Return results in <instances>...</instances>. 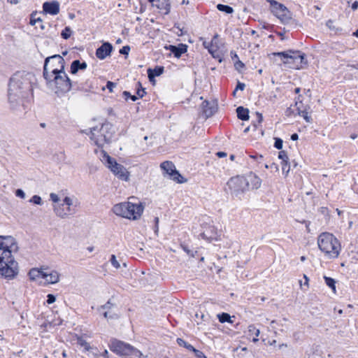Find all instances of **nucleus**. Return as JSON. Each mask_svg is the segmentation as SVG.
Here are the masks:
<instances>
[{
  "label": "nucleus",
  "instance_id": "1",
  "mask_svg": "<svg viewBox=\"0 0 358 358\" xmlns=\"http://www.w3.org/2000/svg\"><path fill=\"white\" fill-rule=\"evenodd\" d=\"M34 74L17 72L10 78L8 84V101L12 110H17L20 106H24L33 96Z\"/></svg>",
  "mask_w": 358,
  "mask_h": 358
},
{
  "label": "nucleus",
  "instance_id": "2",
  "mask_svg": "<svg viewBox=\"0 0 358 358\" xmlns=\"http://www.w3.org/2000/svg\"><path fill=\"white\" fill-rule=\"evenodd\" d=\"M17 250V244L13 236H0V275L13 278L17 275V262L12 256V252Z\"/></svg>",
  "mask_w": 358,
  "mask_h": 358
},
{
  "label": "nucleus",
  "instance_id": "3",
  "mask_svg": "<svg viewBox=\"0 0 358 358\" xmlns=\"http://www.w3.org/2000/svg\"><path fill=\"white\" fill-rule=\"evenodd\" d=\"M90 139L93 141L98 147H103L105 143H109L115 134L112 124L106 122L99 129L94 127L90 129Z\"/></svg>",
  "mask_w": 358,
  "mask_h": 358
},
{
  "label": "nucleus",
  "instance_id": "4",
  "mask_svg": "<svg viewBox=\"0 0 358 358\" xmlns=\"http://www.w3.org/2000/svg\"><path fill=\"white\" fill-rule=\"evenodd\" d=\"M321 251L329 257H337L339 255L340 244L334 236L329 233L321 234L317 240Z\"/></svg>",
  "mask_w": 358,
  "mask_h": 358
},
{
  "label": "nucleus",
  "instance_id": "5",
  "mask_svg": "<svg viewBox=\"0 0 358 358\" xmlns=\"http://www.w3.org/2000/svg\"><path fill=\"white\" fill-rule=\"evenodd\" d=\"M45 80L48 85L54 83L57 89L56 92L66 93L69 92L73 86V82L69 78L64 70L55 73L53 78L50 76V79Z\"/></svg>",
  "mask_w": 358,
  "mask_h": 358
},
{
  "label": "nucleus",
  "instance_id": "6",
  "mask_svg": "<svg viewBox=\"0 0 358 358\" xmlns=\"http://www.w3.org/2000/svg\"><path fill=\"white\" fill-rule=\"evenodd\" d=\"M65 61L62 56L59 55H54L48 57L45 59L43 76L44 79H50V76L48 73V68L50 69V72L53 74L59 73L64 70Z\"/></svg>",
  "mask_w": 358,
  "mask_h": 358
},
{
  "label": "nucleus",
  "instance_id": "7",
  "mask_svg": "<svg viewBox=\"0 0 358 358\" xmlns=\"http://www.w3.org/2000/svg\"><path fill=\"white\" fill-rule=\"evenodd\" d=\"M273 56H278L281 58L282 62L285 64H293L296 68L299 65L306 63V55L299 50H289L285 52H277L272 54Z\"/></svg>",
  "mask_w": 358,
  "mask_h": 358
},
{
  "label": "nucleus",
  "instance_id": "8",
  "mask_svg": "<svg viewBox=\"0 0 358 358\" xmlns=\"http://www.w3.org/2000/svg\"><path fill=\"white\" fill-rule=\"evenodd\" d=\"M109 348L111 351L120 356L141 355V352L131 345L115 338L110 340Z\"/></svg>",
  "mask_w": 358,
  "mask_h": 358
},
{
  "label": "nucleus",
  "instance_id": "9",
  "mask_svg": "<svg viewBox=\"0 0 358 358\" xmlns=\"http://www.w3.org/2000/svg\"><path fill=\"white\" fill-rule=\"evenodd\" d=\"M103 159L106 166L118 178L122 180L127 181L129 180V172L127 171L126 168L118 164L115 159L112 158L110 155H108L106 152L103 151Z\"/></svg>",
  "mask_w": 358,
  "mask_h": 358
},
{
  "label": "nucleus",
  "instance_id": "10",
  "mask_svg": "<svg viewBox=\"0 0 358 358\" xmlns=\"http://www.w3.org/2000/svg\"><path fill=\"white\" fill-rule=\"evenodd\" d=\"M227 185L233 196L240 198L242 194L248 191V182L244 176H237L231 178Z\"/></svg>",
  "mask_w": 358,
  "mask_h": 358
},
{
  "label": "nucleus",
  "instance_id": "11",
  "mask_svg": "<svg viewBox=\"0 0 358 358\" xmlns=\"http://www.w3.org/2000/svg\"><path fill=\"white\" fill-rule=\"evenodd\" d=\"M270 3L271 12L284 24H288L292 20L290 11L287 7L275 0H266Z\"/></svg>",
  "mask_w": 358,
  "mask_h": 358
},
{
  "label": "nucleus",
  "instance_id": "12",
  "mask_svg": "<svg viewBox=\"0 0 358 358\" xmlns=\"http://www.w3.org/2000/svg\"><path fill=\"white\" fill-rule=\"evenodd\" d=\"M161 169L169 176L170 179L178 183H183L186 181L178 171L176 170L174 164L170 161H165L160 165Z\"/></svg>",
  "mask_w": 358,
  "mask_h": 358
},
{
  "label": "nucleus",
  "instance_id": "13",
  "mask_svg": "<svg viewBox=\"0 0 358 358\" xmlns=\"http://www.w3.org/2000/svg\"><path fill=\"white\" fill-rule=\"evenodd\" d=\"M72 203V199L66 196L63 200V203L61 206H55L54 210L57 215L64 218L67 215H72L75 213V210L71 208Z\"/></svg>",
  "mask_w": 358,
  "mask_h": 358
},
{
  "label": "nucleus",
  "instance_id": "14",
  "mask_svg": "<svg viewBox=\"0 0 358 358\" xmlns=\"http://www.w3.org/2000/svg\"><path fill=\"white\" fill-rule=\"evenodd\" d=\"M129 206L127 208V219L137 220L143 213L144 207L141 203L134 204L131 202H128Z\"/></svg>",
  "mask_w": 358,
  "mask_h": 358
},
{
  "label": "nucleus",
  "instance_id": "15",
  "mask_svg": "<svg viewBox=\"0 0 358 358\" xmlns=\"http://www.w3.org/2000/svg\"><path fill=\"white\" fill-rule=\"evenodd\" d=\"M203 114L206 119L213 116L217 110V103L215 101H203L201 103Z\"/></svg>",
  "mask_w": 358,
  "mask_h": 358
},
{
  "label": "nucleus",
  "instance_id": "16",
  "mask_svg": "<svg viewBox=\"0 0 358 358\" xmlns=\"http://www.w3.org/2000/svg\"><path fill=\"white\" fill-rule=\"evenodd\" d=\"M113 50L112 44L109 42H103L102 45L96 50V56L99 59H104L110 56Z\"/></svg>",
  "mask_w": 358,
  "mask_h": 358
},
{
  "label": "nucleus",
  "instance_id": "17",
  "mask_svg": "<svg viewBox=\"0 0 358 358\" xmlns=\"http://www.w3.org/2000/svg\"><path fill=\"white\" fill-rule=\"evenodd\" d=\"M43 11L52 15L59 13V3L57 1H45L43 3Z\"/></svg>",
  "mask_w": 358,
  "mask_h": 358
},
{
  "label": "nucleus",
  "instance_id": "18",
  "mask_svg": "<svg viewBox=\"0 0 358 358\" xmlns=\"http://www.w3.org/2000/svg\"><path fill=\"white\" fill-rule=\"evenodd\" d=\"M187 48L188 46L184 43H179L178 45H169L165 46V48L170 50L176 58H180L182 54L185 53L187 51Z\"/></svg>",
  "mask_w": 358,
  "mask_h": 358
},
{
  "label": "nucleus",
  "instance_id": "19",
  "mask_svg": "<svg viewBox=\"0 0 358 358\" xmlns=\"http://www.w3.org/2000/svg\"><path fill=\"white\" fill-rule=\"evenodd\" d=\"M128 206H129L128 202H124V203L115 204L113 207V211L115 215H117L118 216H121L122 217L127 218Z\"/></svg>",
  "mask_w": 358,
  "mask_h": 358
},
{
  "label": "nucleus",
  "instance_id": "20",
  "mask_svg": "<svg viewBox=\"0 0 358 358\" xmlns=\"http://www.w3.org/2000/svg\"><path fill=\"white\" fill-rule=\"evenodd\" d=\"M246 180L248 182V190L251 186L252 189H258L261 186V179L256 175L250 173L247 177H245Z\"/></svg>",
  "mask_w": 358,
  "mask_h": 358
},
{
  "label": "nucleus",
  "instance_id": "21",
  "mask_svg": "<svg viewBox=\"0 0 358 358\" xmlns=\"http://www.w3.org/2000/svg\"><path fill=\"white\" fill-rule=\"evenodd\" d=\"M164 71V68L162 66H156L154 69L149 68L147 70L148 77L149 80L152 82L155 78L161 76Z\"/></svg>",
  "mask_w": 358,
  "mask_h": 358
},
{
  "label": "nucleus",
  "instance_id": "22",
  "mask_svg": "<svg viewBox=\"0 0 358 358\" xmlns=\"http://www.w3.org/2000/svg\"><path fill=\"white\" fill-rule=\"evenodd\" d=\"M155 6L162 10L164 15H168L171 10V3L169 0H157Z\"/></svg>",
  "mask_w": 358,
  "mask_h": 358
},
{
  "label": "nucleus",
  "instance_id": "23",
  "mask_svg": "<svg viewBox=\"0 0 358 358\" xmlns=\"http://www.w3.org/2000/svg\"><path fill=\"white\" fill-rule=\"evenodd\" d=\"M87 65L85 62H80V60L76 59L71 64V73L76 74L79 70H85Z\"/></svg>",
  "mask_w": 358,
  "mask_h": 358
},
{
  "label": "nucleus",
  "instance_id": "24",
  "mask_svg": "<svg viewBox=\"0 0 358 358\" xmlns=\"http://www.w3.org/2000/svg\"><path fill=\"white\" fill-rule=\"evenodd\" d=\"M237 117L243 121L248 120L250 118L249 110L243 106H238L236 108Z\"/></svg>",
  "mask_w": 358,
  "mask_h": 358
},
{
  "label": "nucleus",
  "instance_id": "25",
  "mask_svg": "<svg viewBox=\"0 0 358 358\" xmlns=\"http://www.w3.org/2000/svg\"><path fill=\"white\" fill-rule=\"evenodd\" d=\"M59 274L56 271H52L48 273V278H47V282L50 284H55L59 282Z\"/></svg>",
  "mask_w": 358,
  "mask_h": 358
},
{
  "label": "nucleus",
  "instance_id": "26",
  "mask_svg": "<svg viewBox=\"0 0 358 358\" xmlns=\"http://www.w3.org/2000/svg\"><path fill=\"white\" fill-rule=\"evenodd\" d=\"M278 158L282 160V162H281L282 170V172H285V165L287 164V161L289 159L287 152L285 150H280L278 152Z\"/></svg>",
  "mask_w": 358,
  "mask_h": 358
},
{
  "label": "nucleus",
  "instance_id": "27",
  "mask_svg": "<svg viewBox=\"0 0 358 358\" xmlns=\"http://www.w3.org/2000/svg\"><path fill=\"white\" fill-rule=\"evenodd\" d=\"M219 322L221 323L228 322L232 324L234 321L231 320V317L229 313H222L217 315Z\"/></svg>",
  "mask_w": 358,
  "mask_h": 358
},
{
  "label": "nucleus",
  "instance_id": "28",
  "mask_svg": "<svg viewBox=\"0 0 358 358\" xmlns=\"http://www.w3.org/2000/svg\"><path fill=\"white\" fill-rule=\"evenodd\" d=\"M216 8L218 10H220L221 12H224L227 14H231L234 13V8L231 6H228V5L218 3L216 6Z\"/></svg>",
  "mask_w": 358,
  "mask_h": 358
},
{
  "label": "nucleus",
  "instance_id": "29",
  "mask_svg": "<svg viewBox=\"0 0 358 358\" xmlns=\"http://www.w3.org/2000/svg\"><path fill=\"white\" fill-rule=\"evenodd\" d=\"M40 275H41V270L36 268H31L29 272V276L31 280L40 278Z\"/></svg>",
  "mask_w": 358,
  "mask_h": 358
},
{
  "label": "nucleus",
  "instance_id": "30",
  "mask_svg": "<svg viewBox=\"0 0 358 358\" xmlns=\"http://www.w3.org/2000/svg\"><path fill=\"white\" fill-rule=\"evenodd\" d=\"M324 280L326 285L332 289L334 293H336V280L334 278L327 277L326 275L324 276Z\"/></svg>",
  "mask_w": 358,
  "mask_h": 358
},
{
  "label": "nucleus",
  "instance_id": "31",
  "mask_svg": "<svg viewBox=\"0 0 358 358\" xmlns=\"http://www.w3.org/2000/svg\"><path fill=\"white\" fill-rule=\"evenodd\" d=\"M297 112L298 114L303 117L306 122L310 123L312 122L313 119L310 115H308V113L306 110H301L299 106H297Z\"/></svg>",
  "mask_w": 358,
  "mask_h": 358
},
{
  "label": "nucleus",
  "instance_id": "32",
  "mask_svg": "<svg viewBox=\"0 0 358 358\" xmlns=\"http://www.w3.org/2000/svg\"><path fill=\"white\" fill-rule=\"evenodd\" d=\"M248 331L250 333V335H254L255 337L253 338V341L257 342L258 341V338L257 337L259 335V330L257 329L255 325H250L248 327Z\"/></svg>",
  "mask_w": 358,
  "mask_h": 358
},
{
  "label": "nucleus",
  "instance_id": "33",
  "mask_svg": "<svg viewBox=\"0 0 358 358\" xmlns=\"http://www.w3.org/2000/svg\"><path fill=\"white\" fill-rule=\"evenodd\" d=\"M146 94L145 88L142 87V85L140 82L136 83V95L138 99L143 98Z\"/></svg>",
  "mask_w": 358,
  "mask_h": 358
},
{
  "label": "nucleus",
  "instance_id": "34",
  "mask_svg": "<svg viewBox=\"0 0 358 358\" xmlns=\"http://www.w3.org/2000/svg\"><path fill=\"white\" fill-rule=\"evenodd\" d=\"M177 343L180 346H183L184 348H185L186 349H187L189 351H192L194 348L193 345L187 343L182 338H177Z\"/></svg>",
  "mask_w": 358,
  "mask_h": 358
},
{
  "label": "nucleus",
  "instance_id": "35",
  "mask_svg": "<svg viewBox=\"0 0 358 358\" xmlns=\"http://www.w3.org/2000/svg\"><path fill=\"white\" fill-rule=\"evenodd\" d=\"M73 31L71 30V29L69 27H66L61 32V36L62 38L65 39V40H67L69 39L71 34H72Z\"/></svg>",
  "mask_w": 358,
  "mask_h": 358
},
{
  "label": "nucleus",
  "instance_id": "36",
  "mask_svg": "<svg viewBox=\"0 0 358 358\" xmlns=\"http://www.w3.org/2000/svg\"><path fill=\"white\" fill-rule=\"evenodd\" d=\"M122 96L126 101L130 99L132 101H136L138 99L137 96L131 94V93L128 91H124L122 92Z\"/></svg>",
  "mask_w": 358,
  "mask_h": 358
},
{
  "label": "nucleus",
  "instance_id": "37",
  "mask_svg": "<svg viewBox=\"0 0 358 358\" xmlns=\"http://www.w3.org/2000/svg\"><path fill=\"white\" fill-rule=\"evenodd\" d=\"M114 306V304L111 303L110 300H108L104 305L101 306L98 308V310H109Z\"/></svg>",
  "mask_w": 358,
  "mask_h": 358
},
{
  "label": "nucleus",
  "instance_id": "38",
  "mask_svg": "<svg viewBox=\"0 0 358 358\" xmlns=\"http://www.w3.org/2000/svg\"><path fill=\"white\" fill-rule=\"evenodd\" d=\"M78 344H79L80 346L83 347L85 350H89L90 349V344L82 338H78Z\"/></svg>",
  "mask_w": 358,
  "mask_h": 358
},
{
  "label": "nucleus",
  "instance_id": "39",
  "mask_svg": "<svg viewBox=\"0 0 358 358\" xmlns=\"http://www.w3.org/2000/svg\"><path fill=\"white\" fill-rule=\"evenodd\" d=\"M29 202L33 203L36 205H41L42 204V199L40 196L34 195L33 196L31 199L29 200Z\"/></svg>",
  "mask_w": 358,
  "mask_h": 358
},
{
  "label": "nucleus",
  "instance_id": "40",
  "mask_svg": "<svg viewBox=\"0 0 358 358\" xmlns=\"http://www.w3.org/2000/svg\"><path fill=\"white\" fill-rule=\"evenodd\" d=\"M274 147L278 150H281L283 146V141L280 138H275Z\"/></svg>",
  "mask_w": 358,
  "mask_h": 358
},
{
  "label": "nucleus",
  "instance_id": "41",
  "mask_svg": "<svg viewBox=\"0 0 358 358\" xmlns=\"http://www.w3.org/2000/svg\"><path fill=\"white\" fill-rule=\"evenodd\" d=\"M181 247L183 249V250L186 252L187 254L190 257H194L196 254H197V251L194 252L193 250H189L188 247L185 245H181Z\"/></svg>",
  "mask_w": 358,
  "mask_h": 358
},
{
  "label": "nucleus",
  "instance_id": "42",
  "mask_svg": "<svg viewBox=\"0 0 358 358\" xmlns=\"http://www.w3.org/2000/svg\"><path fill=\"white\" fill-rule=\"evenodd\" d=\"M103 315L106 319H117V315L115 313H110L109 310H105L103 313Z\"/></svg>",
  "mask_w": 358,
  "mask_h": 358
},
{
  "label": "nucleus",
  "instance_id": "43",
  "mask_svg": "<svg viewBox=\"0 0 358 358\" xmlns=\"http://www.w3.org/2000/svg\"><path fill=\"white\" fill-rule=\"evenodd\" d=\"M36 13H32L31 15V17H30V24L31 25H35L36 22H42V20L40 18V17H36Z\"/></svg>",
  "mask_w": 358,
  "mask_h": 358
},
{
  "label": "nucleus",
  "instance_id": "44",
  "mask_svg": "<svg viewBox=\"0 0 358 358\" xmlns=\"http://www.w3.org/2000/svg\"><path fill=\"white\" fill-rule=\"evenodd\" d=\"M111 264L115 268H119L120 267V263L116 259V257L115 255H112L110 259Z\"/></svg>",
  "mask_w": 358,
  "mask_h": 358
},
{
  "label": "nucleus",
  "instance_id": "45",
  "mask_svg": "<svg viewBox=\"0 0 358 358\" xmlns=\"http://www.w3.org/2000/svg\"><path fill=\"white\" fill-rule=\"evenodd\" d=\"M73 86L72 87L73 89L80 90V91H87L86 89H85L83 84L82 83H78V82H73Z\"/></svg>",
  "mask_w": 358,
  "mask_h": 358
},
{
  "label": "nucleus",
  "instance_id": "46",
  "mask_svg": "<svg viewBox=\"0 0 358 358\" xmlns=\"http://www.w3.org/2000/svg\"><path fill=\"white\" fill-rule=\"evenodd\" d=\"M192 352H193L194 353L195 356L197 358H207L203 352H201V350H196L195 348H194V349Z\"/></svg>",
  "mask_w": 358,
  "mask_h": 358
},
{
  "label": "nucleus",
  "instance_id": "47",
  "mask_svg": "<svg viewBox=\"0 0 358 358\" xmlns=\"http://www.w3.org/2000/svg\"><path fill=\"white\" fill-rule=\"evenodd\" d=\"M235 69L240 71L241 69L245 67V64L239 59L236 60L234 63Z\"/></svg>",
  "mask_w": 358,
  "mask_h": 358
},
{
  "label": "nucleus",
  "instance_id": "48",
  "mask_svg": "<svg viewBox=\"0 0 358 358\" xmlns=\"http://www.w3.org/2000/svg\"><path fill=\"white\" fill-rule=\"evenodd\" d=\"M130 51V47L129 45L123 46L119 51L120 54L124 55H128Z\"/></svg>",
  "mask_w": 358,
  "mask_h": 358
},
{
  "label": "nucleus",
  "instance_id": "49",
  "mask_svg": "<svg viewBox=\"0 0 358 358\" xmlns=\"http://www.w3.org/2000/svg\"><path fill=\"white\" fill-rule=\"evenodd\" d=\"M56 301V296L52 294H48L46 302L48 304H52Z\"/></svg>",
  "mask_w": 358,
  "mask_h": 358
},
{
  "label": "nucleus",
  "instance_id": "50",
  "mask_svg": "<svg viewBox=\"0 0 358 358\" xmlns=\"http://www.w3.org/2000/svg\"><path fill=\"white\" fill-rule=\"evenodd\" d=\"M117 83H113L112 81H108L106 83V87L109 90L110 92H113V88L115 87Z\"/></svg>",
  "mask_w": 358,
  "mask_h": 358
},
{
  "label": "nucleus",
  "instance_id": "51",
  "mask_svg": "<svg viewBox=\"0 0 358 358\" xmlns=\"http://www.w3.org/2000/svg\"><path fill=\"white\" fill-rule=\"evenodd\" d=\"M155 226H154V231L156 235H158L159 231V217H155L154 219Z\"/></svg>",
  "mask_w": 358,
  "mask_h": 358
},
{
  "label": "nucleus",
  "instance_id": "52",
  "mask_svg": "<svg viewBox=\"0 0 358 358\" xmlns=\"http://www.w3.org/2000/svg\"><path fill=\"white\" fill-rule=\"evenodd\" d=\"M15 195L16 196L20 197L21 199L25 198V193L22 189H17L15 191Z\"/></svg>",
  "mask_w": 358,
  "mask_h": 358
},
{
  "label": "nucleus",
  "instance_id": "53",
  "mask_svg": "<svg viewBox=\"0 0 358 358\" xmlns=\"http://www.w3.org/2000/svg\"><path fill=\"white\" fill-rule=\"evenodd\" d=\"M245 87V85L243 83H241L240 81H238L236 89L237 90H241L243 91Z\"/></svg>",
  "mask_w": 358,
  "mask_h": 358
},
{
  "label": "nucleus",
  "instance_id": "54",
  "mask_svg": "<svg viewBox=\"0 0 358 358\" xmlns=\"http://www.w3.org/2000/svg\"><path fill=\"white\" fill-rule=\"evenodd\" d=\"M50 199L51 200L53 201V202H58L59 201V196L55 194V193H51L50 195Z\"/></svg>",
  "mask_w": 358,
  "mask_h": 358
},
{
  "label": "nucleus",
  "instance_id": "55",
  "mask_svg": "<svg viewBox=\"0 0 358 358\" xmlns=\"http://www.w3.org/2000/svg\"><path fill=\"white\" fill-rule=\"evenodd\" d=\"M230 55H231V59L234 61H236V60L239 59L238 56L235 51H233V50L231 51Z\"/></svg>",
  "mask_w": 358,
  "mask_h": 358
},
{
  "label": "nucleus",
  "instance_id": "56",
  "mask_svg": "<svg viewBox=\"0 0 358 358\" xmlns=\"http://www.w3.org/2000/svg\"><path fill=\"white\" fill-rule=\"evenodd\" d=\"M333 23H334L333 20H329L327 22L326 24H327V26L330 29H335V27H334V26L333 25Z\"/></svg>",
  "mask_w": 358,
  "mask_h": 358
},
{
  "label": "nucleus",
  "instance_id": "57",
  "mask_svg": "<svg viewBox=\"0 0 358 358\" xmlns=\"http://www.w3.org/2000/svg\"><path fill=\"white\" fill-rule=\"evenodd\" d=\"M347 66L358 70V62H355V64H350V63H348L347 64Z\"/></svg>",
  "mask_w": 358,
  "mask_h": 358
},
{
  "label": "nucleus",
  "instance_id": "58",
  "mask_svg": "<svg viewBox=\"0 0 358 358\" xmlns=\"http://www.w3.org/2000/svg\"><path fill=\"white\" fill-rule=\"evenodd\" d=\"M48 278V273L45 272L41 270V275H40V278H43V279H45V280H47Z\"/></svg>",
  "mask_w": 358,
  "mask_h": 358
},
{
  "label": "nucleus",
  "instance_id": "59",
  "mask_svg": "<svg viewBox=\"0 0 358 358\" xmlns=\"http://www.w3.org/2000/svg\"><path fill=\"white\" fill-rule=\"evenodd\" d=\"M216 155L220 157V158H222V157H227V152H222V151H220V152H217L216 153Z\"/></svg>",
  "mask_w": 358,
  "mask_h": 358
},
{
  "label": "nucleus",
  "instance_id": "60",
  "mask_svg": "<svg viewBox=\"0 0 358 358\" xmlns=\"http://www.w3.org/2000/svg\"><path fill=\"white\" fill-rule=\"evenodd\" d=\"M256 115H257V118H258L257 122H258L259 124H260L263 121V116H262V113H260L259 112H257Z\"/></svg>",
  "mask_w": 358,
  "mask_h": 358
},
{
  "label": "nucleus",
  "instance_id": "61",
  "mask_svg": "<svg viewBox=\"0 0 358 358\" xmlns=\"http://www.w3.org/2000/svg\"><path fill=\"white\" fill-rule=\"evenodd\" d=\"M302 96L301 95H299L296 98V102H295V106L297 107L298 106V104L299 103H301L302 102Z\"/></svg>",
  "mask_w": 358,
  "mask_h": 358
},
{
  "label": "nucleus",
  "instance_id": "62",
  "mask_svg": "<svg viewBox=\"0 0 358 358\" xmlns=\"http://www.w3.org/2000/svg\"><path fill=\"white\" fill-rule=\"evenodd\" d=\"M299 139V135L296 133H294L291 135V140L297 141Z\"/></svg>",
  "mask_w": 358,
  "mask_h": 358
},
{
  "label": "nucleus",
  "instance_id": "63",
  "mask_svg": "<svg viewBox=\"0 0 358 358\" xmlns=\"http://www.w3.org/2000/svg\"><path fill=\"white\" fill-rule=\"evenodd\" d=\"M358 8V1H355L352 4V9L353 10H355Z\"/></svg>",
  "mask_w": 358,
  "mask_h": 358
},
{
  "label": "nucleus",
  "instance_id": "64",
  "mask_svg": "<svg viewBox=\"0 0 358 358\" xmlns=\"http://www.w3.org/2000/svg\"><path fill=\"white\" fill-rule=\"evenodd\" d=\"M285 171L284 173H286V174H287L290 169V165L288 162H287V164L285 165Z\"/></svg>",
  "mask_w": 358,
  "mask_h": 358
}]
</instances>
